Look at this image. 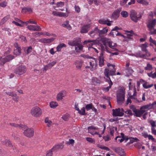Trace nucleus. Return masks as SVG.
Here are the masks:
<instances>
[{
    "mask_svg": "<svg viewBox=\"0 0 156 156\" xmlns=\"http://www.w3.org/2000/svg\"><path fill=\"white\" fill-rule=\"evenodd\" d=\"M88 1L89 2V4H91L93 3V1H94L95 4L96 5H98L99 2H98L97 0H88Z\"/></svg>",
    "mask_w": 156,
    "mask_h": 156,
    "instance_id": "nucleus-56",
    "label": "nucleus"
},
{
    "mask_svg": "<svg viewBox=\"0 0 156 156\" xmlns=\"http://www.w3.org/2000/svg\"><path fill=\"white\" fill-rule=\"evenodd\" d=\"M117 101L119 104H122L125 101V93L122 90L117 94Z\"/></svg>",
    "mask_w": 156,
    "mask_h": 156,
    "instance_id": "nucleus-6",
    "label": "nucleus"
},
{
    "mask_svg": "<svg viewBox=\"0 0 156 156\" xmlns=\"http://www.w3.org/2000/svg\"><path fill=\"white\" fill-rule=\"evenodd\" d=\"M148 109L145 105H144L140 108V110L136 109L135 111H134V115L136 117H140Z\"/></svg>",
    "mask_w": 156,
    "mask_h": 156,
    "instance_id": "nucleus-5",
    "label": "nucleus"
},
{
    "mask_svg": "<svg viewBox=\"0 0 156 156\" xmlns=\"http://www.w3.org/2000/svg\"><path fill=\"white\" fill-rule=\"evenodd\" d=\"M137 2L140 4L145 5H148L149 3L146 0H136Z\"/></svg>",
    "mask_w": 156,
    "mask_h": 156,
    "instance_id": "nucleus-34",
    "label": "nucleus"
},
{
    "mask_svg": "<svg viewBox=\"0 0 156 156\" xmlns=\"http://www.w3.org/2000/svg\"><path fill=\"white\" fill-rule=\"evenodd\" d=\"M108 80L109 81V86L106 87H104L103 88V90L105 92H108L110 88H111L112 85L113 84L111 80V79H108Z\"/></svg>",
    "mask_w": 156,
    "mask_h": 156,
    "instance_id": "nucleus-29",
    "label": "nucleus"
},
{
    "mask_svg": "<svg viewBox=\"0 0 156 156\" xmlns=\"http://www.w3.org/2000/svg\"><path fill=\"white\" fill-rule=\"evenodd\" d=\"M156 23V20L154 19L150 22H149L147 24V26L149 30L150 31H151L153 30L154 29Z\"/></svg>",
    "mask_w": 156,
    "mask_h": 156,
    "instance_id": "nucleus-12",
    "label": "nucleus"
},
{
    "mask_svg": "<svg viewBox=\"0 0 156 156\" xmlns=\"http://www.w3.org/2000/svg\"><path fill=\"white\" fill-rule=\"evenodd\" d=\"M108 31V30L106 27L104 28L102 30H100L99 31V35H101L106 34Z\"/></svg>",
    "mask_w": 156,
    "mask_h": 156,
    "instance_id": "nucleus-32",
    "label": "nucleus"
},
{
    "mask_svg": "<svg viewBox=\"0 0 156 156\" xmlns=\"http://www.w3.org/2000/svg\"><path fill=\"white\" fill-rule=\"evenodd\" d=\"M62 26L63 27L66 28L69 30L72 29V27L69 24V21L68 20L64 22L62 24Z\"/></svg>",
    "mask_w": 156,
    "mask_h": 156,
    "instance_id": "nucleus-26",
    "label": "nucleus"
},
{
    "mask_svg": "<svg viewBox=\"0 0 156 156\" xmlns=\"http://www.w3.org/2000/svg\"><path fill=\"white\" fill-rule=\"evenodd\" d=\"M134 56L137 58H145V55L142 53L141 51H139L135 53L134 55Z\"/></svg>",
    "mask_w": 156,
    "mask_h": 156,
    "instance_id": "nucleus-27",
    "label": "nucleus"
},
{
    "mask_svg": "<svg viewBox=\"0 0 156 156\" xmlns=\"http://www.w3.org/2000/svg\"><path fill=\"white\" fill-rule=\"evenodd\" d=\"M7 4V2L6 1H4L0 3V6L4 8L5 7Z\"/></svg>",
    "mask_w": 156,
    "mask_h": 156,
    "instance_id": "nucleus-50",
    "label": "nucleus"
},
{
    "mask_svg": "<svg viewBox=\"0 0 156 156\" xmlns=\"http://www.w3.org/2000/svg\"><path fill=\"white\" fill-rule=\"evenodd\" d=\"M101 41L103 44L105 46H108L110 48L113 49V51H117L118 49L115 48L117 46V44L113 43L109 38L104 37L102 39Z\"/></svg>",
    "mask_w": 156,
    "mask_h": 156,
    "instance_id": "nucleus-1",
    "label": "nucleus"
},
{
    "mask_svg": "<svg viewBox=\"0 0 156 156\" xmlns=\"http://www.w3.org/2000/svg\"><path fill=\"white\" fill-rule=\"evenodd\" d=\"M99 65V66L102 67L104 65V57L102 53H101L98 57Z\"/></svg>",
    "mask_w": 156,
    "mask_h": 156,
    "instance_id": "nucleus-17",
    "label": "nucleus"
},
{
    "mask_svg": "<svg viewBox=\"0 0 156 156\" xmlns=\"http://www.w3.org/2000/svg\"><path fill=\"white\" fill-rule=\"evenodd\" d=\"M83 46L81 44L75 47V50L76 53H79L83 50Z\"/></svg>",
    "mask_w": 156,
    "mask_h": 156,
    "instance_id": "nucleus-23",
    "label": "nucleus"
},
{
    "mask_svg": "<svg viewBox=\"0 0 156 156\" xmlns=\"http://www.w3.org/2000/svg\"><path fill=\"white\" fill-rule=\"evenodd\" d=\"M52 151H53L51 149L48 151L46 154V156H52Z\"/></svg>",
    "mask_w": 156,
    "mask_h": 156,
    "instance_id": "nucleus-59",
    "label": "nucleus"
},
{
    "mask_svg": "<svg viewBox=\"0 0 156 156\" xmlns=\"http://www.w3.org/2000/svg\"><path fill=\"white\" fill-rule=\"evenodd\" d=\"M65 3L63 2H60L55 4V5L54 6V8L56 9V8L59 7H62L64 6Z\"/></svg>",
    "mask_w": 156,
    "mask_h": 156,
    "instance_id": "nucleus-28",
    "label": "nucleus"
},
{
    "mask_svg": "<svg viewBox=\"0 0 156 156\" xmlns=\"http://www.w3.org/2000/svg\"><path fill=\"white\" fill-rule=\"evenodd\" d=\"M121 10V9H117L112 14V18L114 20L118 18L119 16V13Z\"/></svg>",
    "mask_w": 156,
    "mask_h": 156,
    "instance_id": "nucleus-19",
    "label": "nucleus"
},
{
    "mask_svg": "<svg viewBox=\"0 0 156 156\" xmlns=\"http://www.w3.org/2000/svg\"><path fill=\"white\" fill-rule=\"evenodd\" d=\"M99 30L97 27H96L94 28L93 30L90 31L88 34L92 37L93 38L94 37V36L96 34H99Z\"/></svg>",
    "mask_w": 156,
    "mask_h": 156,
    "instance_id": "nucleus-20",
    "label": "nucleus"
},
{
    "mask_svg": "<svg viewBox=\"0 0 156 156\" xmlns=\"http://www.w3.org/2000/svg\"><path fill=\"white\" fill-rule=\"evenodd\" d=\"M32 48L31 46H30V47H28L27 50V54H28L29 53L31 52L32 51Z\"/></svg>",
    "mask_w": 156,
    "mask_h": 156,
    "instance_id": "nucleus-64",
    "label": "nucleus"
},
{
    "mask_svg": "<svg viewBox=\"0 0 156 156\" xmlns=\"http://www.w3.org/2000/svg\"><path fill=\"white\" fill-rule=\"evenodd\" d=\"M114 151L118 153L120 156H124L125 153L124 150L121 147H116L114 149Z\"/></svg>",
    "mask_w": 156,
    "mask_h": 156,
    "instance_id": "nucleus-18",
    "label": "nucleus"
},
{
    "mask_svg": "<svg viewBox=\"0 0 156 156\" xmlns=\"http://www.w3.org/2000/svg\"><path fill=\"white\" fill-rule=\"evenodd\" d=\"M31 115L35 117H38L42 114V111L41 108L38 106H35L30 111Z\"/></svg>",
    "mask_w": 156,
    "mask_h": 156,
    "instance_id": "nucleus-4",
    "label": "nucleus"
},
{
    "mask_svg": "<svg viewBox=\"0 0 156 156\" xmlns=\"http://www.w3.org/2000/svg\"><path fill=\"white\" fill-rule=\"evenodd\" d=\"M121 14L122 16L124 18H126L128 17L129 15L128 12L125 11H122L121 13Z\"/></svg>",
    "mask_w": 156,
    "mask_h": 156,
    "instance_id": "nucleus-43",
    "label": "nucleus"
},
{
    "mask_svg": "<svg viewBox=\"0 0 156 156\" xmlns=\"http://www.w3.org/2000/svg\"><path fill=\"white\" fill-rule=\"evenodd\" d=\"M147 83H148L147 82H146L143 83V86L145 89H148L151 88L153 87L154 85L153 84L147 85Z\"/></svg>",
    "mask_w": 156,
    "mask_h": 156,
    "instance_id": "nucleus-40",
    "label": "nucleus"
},
{
    "mask_svg": "<svg viewBox=\"0 0 156 156\" xmlns=\"http://www.w3.org/2000/svg\"><path fill=\"white\" fill-rule=\"evenodd\" d=\"M21 129L24 130V134L27 137H31L33 136L34 134V129L33 128H28L25 125H23Z\"/></svg>",
    "mask_w": 156,
    "mask_h": 156,
    "instance_id": "nucleus-2",
    "label": "nucleus"
},
{
    "mask_svg": "<svg viewBox=\"0 0 156 156\" xmlns=\"http://www.w3.org/2000/svg\"><path fill=\"white\" fill-rule=\"evenodd\" d=\"M58 105V103L56 102L52 101L50 103V107L54 108L57 107Z\"/></svg>",
    "mask_w": 156,
    "mask_h": 156,
    "instance_id": "nucleus-42",
    "label": "nucleus"
},
{
    "mask_svg": "<svg viewBox=\"0 0 156 156\" xmlns=\"http://www.w3.org/2000/svg\"><path fill=\"white\" fill-rule=\"evenodd\" d=\"M90 25H84L81 27L80 31L81 33H86L87 32L90 30Z\"/></svg>",
    "mask_w": 156,
    "mask_h": 156,
    "instance_id": "nucleus-21",
    "label": "nucleus"
},
{
    "mask_svg": "<svg viewBox=\"0 0 156 156\" xmlns=\"http://www.w3.org/2000/svg\"><path fill=\"white\" fill-rule=\"evenodd\" d=\"M148 123H150L151 126V128H154L156 127V122L152 119H151L148 121Z\"/></svg>",
    "mask_w": 156,
    "mask_h": 156,
    "instance_id": "nucleus-38",
    "label": "nucleus"
},
{
    "mask_svg": "<svg viewBox=\"0 0 156 156\" xmlns=\"http://www.w3.org/2000/svg\"><path fill=\"white\" fill-rule=\"evenodd\" d=\"M6 93L9 96L12 97H13L16 96V94L14 93L13 92H6Z\"/></svg>",
    "mask_w": 156,
    "mask_h": 156,
    "instance_id": "nucleus-58",
    "label": "nucleus"
},
{
    "mask_svg": "<svg viewBox=\"0 0 156 156\" xmlns=\"http://www.w3.org/2000/svg\"><path fill=\"white\" fill-rule=\"evenodd\" d=\"M64 147V145L62 144L56 145L51 149L53 151H55L59 149H62Z\"/></svg>",
    "mask_w": 156,
    "mask_h": 156,
    "instance_id": "nucleus-25",
    "label": "nucleus"
},
{
    "mask_svg": "<svg viewBox=\"0 0 156 156\" xmlns=\"http://www.w3.org/2000/svg\"><path fill=\"white\" fill-rule=\"evenodd\" d=\"M129 16L131 19L135 23L139 20L141 17V15L137 14V12L133 10H132L130 11Z\"/></svg>",
    "mask_w": 156,
    "mask_h": 156,
    "instance_id": "nucleus-3",
    "label": "nucleus"
},
{
    "mask_svg": "<svg viewBox=\"0 0 156 156\" xmlns=\"http://www.w3.org/2000/svg\"><path fill=\"white\" fill-rule=\"evenodd\" d=\"M86 140L89 142L91 143H94L95 142L94 139L90 137L86 138Z\"/></svg>",
    "mask_w": 156,
    "mask_h": 156,
    "instance_id": "nucleus-52",
    "label": "nucleus"
},
{
    "mask_svg": "<svg viewBox=\"0 0 156 156\" xmlns=\"http://www.w3.org/2000/svg\"><path fill=\"white\" fill-rule=\"evenodd\" d=\"M125 113L128 115H133V113L132 111L129 109L125 111Z\"/></svg>",
    "mask_w": 156,
    "mask_h": 156,
    "instance_id": "nucleus-62",
    "label": "nucleus"
},
{
    "mask_svg": "<svg viewBox=\"0 0 156 156\" xmlns=\"http://www.w3.org/2000/svg\"><path fill=\"white\" fill-rule=\"evenodd\" d=\"M59 16L66 17L68 16V14H66V13L59 12Z\"/></svg>",
    "mask_w": 156,
    "mask_h": 156,
    "instance_id": "nucleus-47",
    "label": "nucleus"
},
{
    "mask_svg": "<svg viewBox=\"0 0 156 156\" xmlns=\"http://www.w3.org/2000/svg\"><path fill=\"white\" fill-rule=\"evenodd\" d=\"M112 115L113 116H123L122 112H121V108H118L112 109Z\"/></svg>",
    "mask_w": 156,
    "mask_h": 156,
    "instance_id": "nucleus-13",
    "label": "nucleus"
},
{
    "mask_svg": "<svg viewBox=\"0 0 156 156\" xmlns=\"http://www.w3.org/2000/svg\"><path fill=\"white\" fill-rule=\"evenodd\" d=\"M97 79H98L97 78L92 79V81L94 85L100 83L99 81Z\"/></svg>",
    "mask_w": 156,
    "mask_h": 156,
    "instance_id": "nucleus-51",
    "label": "nucleus"
},
{
    "mask_svg": "<svg viewBox=\"0 0 156 156\" xmlns=\"http://www.w3.org/2000/svg\"><path fill=\"white\" fill-rule=\"evenodd\" d=\"M26 70V67L24 66L21 65L16 68L15 70V72L19 75H22L24 73Z\"/></svg>",
    "mask_w": 156,
    "mask_h": 156,
    "instance_id": "nucleus-8",
    "label": "nucleus"
},
{
    "mask_svg": "<svg viewBox=\"0 0 156 156\" xmlns=\"http://www.w3.org/2000/svg\"><path fill=\"white\" fill-rule=\"evenodd\" d=\"M3 144L7 146H10L11 145L10 141L8 140H5Z\"/></svg>",
    "mask_w": 156,
    "mask_h": 156,
    "instance_id": "nucleus-48",
    "label": "nucleus"
},
{
    "mask_svg": "<svg viewBox=\"0 0 156 156\" xmlns=\"http://www.w3.org/2000/svg\"><path fill=\"white\" fill-rule=\"evenodd\" d=\"M85 108L84 107L81 110H80L79 113L80 115H86V113L85 112Z\"/></svg>",
    "mask_w": 156,
    "mask_h": 156,
    "instance_id": "nucleus-46",
    "label": "nucleus"
},
{
    "mask_svg": "<svg viewBox=\"0 0 156 156\" xmlns=\"http://www.w3.org/2000/svg\"><path fill=\"white\" fill-rule=\"evenodd\" d=\"M27 28L30 30L33 31H40L41 30L40 27L38 25H31L27 27Z\"/></svg>",
    "mask_w": 156,
    "mask_h": 156,
    "instance_id": "nucleus-14",
    "label": "nucleus"
},
{
    "mask_svg": "<svg viewBox=\"0 0 156 156\" xmlns=\"http://www.w3.org/2000/svg\"><path fill=\"white\" fill-rule=\"evenodd\" d=\"M155 105H156V101H154L151 103H149L148 104L146 105V107H147V109H152L153 108V106Z\"/></svg>",
    "mask_w": 156,
    "mask_h": 156,
    "instance_id": "nucleus-33",
    "label": "nucleus"
},
{
    "mask_svg": "<svg viewBox=\"0 0 156 156\" xmlns=\"http://www.w3.org/2000/svg\"><path fill=\"white\" fill-rule=\"evenodd\" d=\"M66 45L64 43L59 44L56 48L57 51L59 52L61 51L62 48L63 47H66Z\"/></svg>",
    "mask_w": 156,
    "mask_h": 156,
    "instance_id": "nucleus-31",
    "label": "nucleus"
},
{
    "mask_svg": "<svg viewBox=\"0 0 156 156\" xmlns=\"http://www.w3.org/2000/svg\"><path fill=\"white\" fill-rule=\"evenodd\" d=\"M14 58V56L12 55H9L5 57H2L1 58V64H4L5 62H9Z\"/></svg>",
    "mask_w": 156,
    "mask_h": 156,
    "instance_id": "nucleus-10",
    "label": "nucleus"
},
{
    "mask_svg": "<svg viewBox=\"0 0 156 156\" xmlns=\"http://www.w3.org/2000/svg\"><path fill=\"white\" fill-rule=\"evenodd\" d=\"M89 61L90 69L92 71L96 69L98 66L96 59L92 57Z\"/></svg>",
    "mask_w": 156,
    "mask_h": 156,
    "instance_id": "nucleus-7",
    "label": "nucleus"
},
{
    "mask_svg": "<svg viewBox=\"0 0 156 156\" xmlns=\"http://www.w3.org/2000/svg\"><path fill=\"white\" fill-rule=\"evenodd\" d=\"M81 42V40L80 38H77L75 39L69 41L68 42V44L71 46H76L80 44Z\"/></svg>",
    "mask_w": 156,
    "mask_h": 156,
    "instance_id": "nucleus-9",
    "label": "nucleus"
},
{
    "mask_svg": "<svg viewBox=\"0 0 156 156\" xmlns=\"http://www.w3.org/2000/svg\"><path fill=\"white\" fill-rule=\"evenodd\" d=\"M142 135L145 138H147L148 136V135L147 133L143 132L142 133Z\"/></svg>",
    "mask_w": 156,
    "mask_h": 156,
    "instance_id": "nucleus-63",
    "label": "nucleus"
},
{
    "mask_svg": "<svg viewBox=\"0 0 156 156\" xmlns=\"http://www.w3.org/2000/svg\"><path fill=\"white\" fill-rule=\"evenodd\" d=\"M51 68V67L48 64L44 66V70L46 71L47 70H48Z\"/></svg>",
    "mask_w": 156,
    "mask_h": 156,
    "instance_id": "nucleus-60",
    "label": "nucleus"
},
{
    "mask_svg": "<svg viewBox=\"0 0 156 156\" xmlns=\"http://www.w3.org/2000/svg\"><path fill=\"white\" fill-rule=\"evenodd\" d=\"M126 33L127 35L130 36H132L133 34V31L131 30L130 31L127 30L126 31Z\"/></svg>",
    "mask_w": 156,
    "mask_h": 156,
    "instance_id": "nucleus-55",
    "label": "nucleus"
},
{
    "mask_svg": "<svg viewBox=\"0 0 156 156\" xmlns=\"http://www.w3.org/2000/svg\"><path fill=\"white\" fill-rule=\"evenodd\" d=\"M125 71L126 73H124V74H125L126 76H129L132 75L134 72L133 69L130 67H127L126 68Z\"/></svg>",
    "mask_w": 156,
    "mask_h": 156,
    "instance_id": "nucleus-24",
    "label": "nucleus"
},
{
    "mask_svg": "<svg viewBox=\"0 0 156 156\" xmlns=\"http://www.w3.org/2000/svg\"><path fill=\"white\" fill-rule=\"evenodd\" d=\"M70 117V115L68 114H66L62 115V119L65 121H67Z\"/></svg>",
    "mask_w": 156,
    "mask_h": 156,
    "instance_id": "nucleus-41",
    "label": "nucleus"
},
{
    "mask_svg": "<svg viewBox=\"0 0 156 156\" xmlns=\"http://www.w3.org/2000/svg\"><path fill=\"white\" fill-rule=\"evenodd\" d=\"M144 69L146 70L151 71L152 69L153 66L150 63H147V65L145 67Z\"/></svg>",
    "mask_w": 156,
    "mask_h": 156,
    "instance_id": "nucleus-36",
    "label": "nucleus"
},
{
    "mask_svg": "<svg viewBox=\"0 0 156 156\" xmlns=\"http://www.w3.org/2000/svg\"><path fill=\"white\" fill-rule=\"evenodd\" d=\"M104 73L105 76L108 78H109V76L110 75L113 76L116 75L115 71L109 70L107 69H105Z\"/></svg>",
    "mask_w": 156,
    "mask_h": 156,
    "instance_id": "nucleus-16",
    "label": "nucleus"
},
{
    "mask_svg": "<svg viewBox=\"0 0 156 156\" xmlns=\"http://www.w3.org/2000/svg\"><path fill=\"white\" fill-rule=\"evenodd\" d=\"M74 8L75 9V11L76 12L78 13L80 12V9L79 6L75 5L74 6Z\"/></svg>",
    "mask_w": 156,
    "mask_h": 156,
    "instance_id": "nucleus-54",
    "label": "nucleus"
},
{
    "mask_svg": "<svg viewBox=\"0 0 156 156\" xmlns=\"http://www.w3.org/2000/svg\"><path fill=\"white\" fill-rule=\"evenodd\" d=\"M66 91L65 90H62L57 95V100L58 101H60L63 99V97L66 95Z\"/></svg>",
    "mask_w": 156,
    "mask_h": 156,
    "instance_id": "nucleus-11",
    "label": "nucleus"
},
{
    "mask_svg": "<svg viewBox=\"0 0 156 156\" xmlns=\"http://www.w3.org/2000/svg\"><path fill=\"white\" fill-rule=\"evenodd\" d=\"M138 140H139V139L136 137L132 138L130 140V143L132 144L133 142H137Z\"/></svg>",
    "mask_w": 156,
    "mask_h": 156,
    "instance_id": "nucleus-53",
    "label": "nucleus"
},
{
    "mask_svg": "<svg viewBox=\"0 0 156 156\" xmlns=\"http://www.w3.org/2000/svg\"><path fill=\"white\" fill-rule=\"evenodd\" d=\"M80 56L85 58H89L90 59L92 57L88 55L82 54L80 55Z\"/></svg>",
    "mask_w": 156,
    "mask_h": 156,
    "instance_id": "nucleus-61",
    "label": "nucleus"
},
{
    "mask_svg": "<svg viewBox=\"0 0 156 156\" xmlns=\"http://www.w3.org/2000/svg\"><path fill=\"white\" fill-rule=\"evenodd\" d=\"M115 130H116L117 127H112L110 128L109 133L111 136H113Z\"/></svg>",
    "mask_w": 156,
    "mask_h": 156,
    "instance_id": "nucleus-37",
    "label": "nucleus"
},
{
    "mask_svg": "<svg viewBox=\"0 0 156 156\" xmlns=\"http://www.w3.org/2000/svg\"><path fill=\"white\" fill-rule=\"evenodd\" d=\"M12 99L13 101L15 102H18L19 101V97L17 96V94H16V96H14L12 98Z\"/></svg>",
    "mask_w": 156,
    "mask_h": 156,
    "instance_id": "nucleus-57",
    "label": "nucleus"
},
{
    "mask_svg": "<svg viewBox=\"0 0 156 156\" xmlns=\"http://www.w3.org/2000/svg\"><path fill=\"white\" fill-rule=\"evenodd\" d=\"M110 21L108 19H101L98 20V23L102 24H107L108 26L111 25Z\"/></svg>",
    "mask_w": 156,
    "mask_h": 156,
    "instance_id": "nucleus-22",
    "label": "nucleus"
},
{
    "mask_svg": "<svg viewBox=\"0 0 156 156\" xmlns=\"http://www.w3.org/2000/svg\"><path fill=\"white\" fill-rule=\"evenodd\" d=\"M14 45L15 47V48L14 50V54L16 55H19L21 53V48L18 46V45L17 43L15 44Z\"/></svg>",
    "mask_w": 156,
    "mask_h": 156,
    "instance_id": "nucleus-15",
    "label": "nucleus"
},
{
    "mask_svg": "<svg viewBox=\"0 0 156 156\" xmlns=\"http://www.w3.org/2000/svg\"><path fill=\"white\" fill-rule=\"evenodd\" d=\"M10 17V15H8L3 18L1 21V23L3 24L4 23L7 21Z\"/></svg>",
    "mask_w": 156,
    "mask_h": 156,
    "instance_id": "nucleus-44",
    "label": "nucleus"
},
{
    "mask_svg": "<svg viewBox=\"0 0 156 156\" xmlns=\"http://www.w3.org/2000/svg\"><path fill=\"white\" fill-rule=\"evenodd\" d=\"M148 45L147 43H145L144 44H141L140 47L141 48L142 51H145L147 50V48L148 47Z\"/></svg>",
    "mask_w": 156,
    "mask_h": 156,
    "instance_id": "nucleus-30",
    "label": "nucleus"
},
{
    "mask_svg": "<svg viewBox=\"0 0 156 156\" xmlns=\"http://www.w3.org/2000/svg\"><path fill=\"white\" fill-rule=\"evenodd\" d=\"M93 105L92 103L89 104H87L86 105L85 108L87 111H88L91 109L92 108Z\"/></svg>",
    "mask_w": 156,
    "mask_h": 156,
    "instance_id": "nucleus-45",
    "label": "nucleus"
},
{
    "mask_svg": "<svg viewBox=\"0 0 156 156\" xmlns=\"http://www.w3.org/2000/svg\"><path fill=\"white\" fill-rule=\"evenodd\" d=\"M32 12V9L30 8H24L22 9V12H23L26 13L28 12L29 13H31Z\"/></svg>",
    "mask_w": 156,
    "mask_h": 156,
    "instance_id": "nucleus-39",
    "label": "nucleus"
},
{
    "mask_svg": "<svg viewBox=\"0 0 156 156\" xmlns=\"http://www.w3.org/2000/svg\"><path fill=\"white\" fill-rule=\"evenodd\" d=\"M142 145L141 143H137L135 144L134 146H135L138 149H140Z\"/></svg>",
    "mask_w": 156,
    "mask_h": 156,
    "instance_id": "nucleus-49",
    "label": "nucleus"
},
{
    "mask_svg": "<svg viewBox=\"0 0 156 156\" xmlns=\"http://www.w3.org/2000/svg\"><path fill=\"white\" fill-rule=\"evenodd\" d=\"M9 125L12 126H14V127L19 128L20 129H21L22 127V126L23 125H18L14 123H10L9 124Z\"/></svg>",
    "mask_w": 156,
    "mask_h": 156,
    "instance_id": "nucleus-35",
    "label": "nucleus"
}]
</instances>
